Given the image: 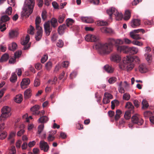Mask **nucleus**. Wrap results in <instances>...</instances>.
I'll return each instance as SVG.
<instances>
[{
	"label": "nucleus",
	"instance_id": "nucleus-9",
	"mask_svg": "<svg viewBox=\"0 0 154 154\" xmlns=\"http://www.w3.org/2000/svg\"><path fill=\"white\" fill-rule=\"evenodd\" d=\"M138 33L137 29L134 30L130 32V36L132 38L135 40H140L141 39L140 35Z\"/></svg>",
	"mask_w": 154,
	"mask_h": 154
},
{
	"label": "nucleus",
	"instance_id": "nucleus-16",
	"mask_svg": "<svg viewBox=\"0 0 154 154\" xmlns=\"http://www.w3.org/2000/svg\"><path fill=\"white\" fill-rule=\"evenodd\" d=\"M30 83V81L28 78L24 79L22 80L21 83V87L22 89L26 88V86L29 85Z\"/></svg>",
	"mask_w": 154,
	"mask_h": 154
},
{
	"label": "nucleus",
	"instance_id": "nucleus-43",
	"mask_svg": "<svg viewBox=\"0 0 154 154\" xmlns=\"http://www.w3.org/2000/svg\"><path fill=\"white\" fill-rule=\"evenodd\" d=\"M7 133L4 131L0 132V139L3 140L5 139L7 135Z\"/></svg>",
	"mask_w": 154,
	"mask_h": 154
},
{
	"label": "nucleus",
	"instance_id": "nucleus-46",
	"mask_svg": "<svg viewBox=\"0 0 154 154\" xmlns=\"http://www.w3.org/2000/svg\"><path fill=\"white\" fill-rule=\"evenodd\" d=\"M142 109H146L149 106V104L145 99H143L142 101Z\"/></svg>",
	"mask_w": 154,
	"mask_h": 154
},
{
	"label": "nucleus",
	"instance_id": "nucleus-56",
	"mask_svg": "<svg viewBox=\"0 0 154 154\" xmlns=\"http://www.w3.org/2000/svg\"><path fill=\"white\" fill-rule=\"evenodd\" d=\"M40 84V81L38 78H36L35 79L34 83V86L35 87H37L39 86Z\"/></svg>",
	"mask_w": 154,
	"mask_h": 154
},
{
	"label": "nucleus",
	"instance_id": "nucleus-57",
	"mask_svg": "<svg viewBox=\"0 0 154 154\" xmlns=\"http://www.w3.org/2000/svg\"><path fill=\"white\" fill-rule=\"evenodd\" d=\"M44 128V125H41L38 126V134H41V133L42 132V131L43 130Z\"/></svg>",
	"mask_w": 154,
	"mask_h": 154
},
{
	"label": "nucleus",
	"instance_id": "nucleus-60",
	"mask_svg": "<svg viewBox=\"0 0 154 154\" xmlns=\"http://www.w3.org/2000/svg\"><path fill=\"white\" fill-rule=\"evenodd\" d=\"M152 114V113L149 111L145 112L144 113V117L146 118H148Z\"/></svg>",
	"mask_w": 154,
	"mask_h": 154
},
{
	"label": "nucleus",
	"instance_id": "nucleus-1",
	"mask_svg": "<svg viewBox=\"0 0 154 154\" xmlns=\"http://www.w3.org/2000/svg\"><path fill=\"white\" fill-rule=\"evenodd\" d=\"M115 40L113 38H108L106 39V42H98L95 45V48L100 55L109 54L112 51Z\"/></svg>",
	"mask_w": 154,
	"mask_h": 154
},
{
	"label": "nucleus",
	"instance_id": "nucleus-44",
	"mask_svg": "<svg viewBox=\"0 0 154 154\" xmlns=\"http://www.w3.org/2000/svg\"><path fill=\"white\" fill-rule=\"evenodd\" d=\"M66 25L68 27H70L74 23V21L72 19L68 18L66 20Z\"/></svg>",
	"mask_w": 154,
	"mask_h": 154
},
{
	"label": "nucleus",
	"instance_id": "nucleus-25",
	"mask_svg": "<svg viewBox=\"0 0 154 154\" xmlns=\"http://www.w3.org/2000/svg\"><path fill=\"white\" fill-rule=\"evenodd\" d=\"M19 128L20 129L17 133V135L18 136H21L25 132L24 128H25V126L23 124H21L19 126Z\"/></svg>",
	"mask_w": 154,
	"mask_h": 154
},
{
	"label": "nucleus",
	"instance_id": "nucleus-5",
	"mask_svg": "<svg viewBox=\"0 0 154 154\" xmlns=\"http://www.w3.org/2000/svg\"><path fill=\"white\" fill-rule=\"evenodd\" d=\"M11 115V109L8 106H4L2 109V114L0 116V121L6 120Z\"/></svg>",
	"mask_w": 154,
	"mask_h": 154
},
{
	"label": "nucleus",
	"instance_id": "nucleus-18",
	"mask_svg": "<svg viewBox=\"0 0 154 154\" xmlns=\"http://www.w3.org/2000/svg\"><path fill=\"white\" fill-rule=\"evenodd\" d=\"M131 26L133 28H136L140 24V20L138 19H134L131 22Z\"/></svg>",
	"mask_w": 154,
	"mask_h": 154
},
{
	"label": "nucleus",
	"instance_id": "nucleus-10",
	"mask_svg": "<svg viewBox=\"0 0 154 154\" xmlns=\"http://www.w3.org/2000/svg\"><path fill=\"white\" fill-rule=\"evenodd\" d=\"M39 147L42 150L45 152H47L49 149V146L48 143L44 140H41L39 143Z\"/></svg>",
	"mask_w": 154,
	"mask_h": 154
},
{
	"label": "nucleus",
	"instance_id": "nucleus-12",
	"mask_svg": "<svg viewBox=\"0 0 154 154\" xmlns=\"http://www.w3.org/2000/svg\"><path fill=\"white\" fill-rule=\"evenodd\" d=\"M110 59L112 61L118 63L121 60V58L120 55L116 53L112 54L110 57Z\"/></svg>",
	"mask_w": 154,
	"mask_h": 154
},
{
	"label": "nucleus",
	"instance_id": "nucleus-22",
	"mask_svg": "<svg viewBox=\"0 0 154 154\" xmlns=\"http://www.w3.org/2000/svg\"><path fill=\"white\" fill-rule=\"evenodd\" d=\"M124 43L123 41L121 39H115L114 45L116 48L118 46H120V45H123Z\"/></svg>",
	"mask_w": 154,
	"mask_h": 154
},
{
	"label": "nucleus",
	"instance_id": "nucleus-34",
	"mask_svg": "<svg viewBox=\"0 0 154 154\" xmlns=\"http://www.w3.org/2000/svg\"><path fill=\"white\" fill-rule=\"evenodd\" d=\"M134 107L132 104L130 102H128L126 103L125 106V108L128 109L130 111L133 110Z\"/></svg>",
	"mask_w": 154,
	"mask_h": 154
},
{
	"label": "nucleus",
	"instance_id": "nucleus-31",
	"mask_svg": "<svg viewBox=\"0 0 154 154\" xmlns=\"http://www.w3.org/2000/svg\"><path fill=\"white\" fill-rule=\"evenodd\" d=\"M16 134V131H12L9 134V137L8 138V140H11V143H14V141L13 138L15 136Z\"/></svg>",
	"mask_w": 154,
	"mask_h": 154
},
{
	"label": "nucleus",
	"instance_id": "nucleus-27",
	"mask_svg": "<svg viewBox=\"0 0 154 154\" xmlns=\"http://www.w3.org/2000/svg\"><path fill=\"white\" fill-rule=\"evenodd\" d=\"M17 44L14 42H13L9 45L8 48L9 50L14 51L17 48Z\"/></svg>",
	"mask_w": 154,
	"mask_h": 154
},
{
	"label": "nucleus",
	"instance_id": "nucleus-47",
	"mask_svg": "<svg viewBox=\"0 0 154 154\" xmlns=\"http://www.w3.org/2000/svg\"><path fill=\"white\" fill-rule=\"evenodd\" d=\"M131 98L130 94L128 93L124 94L123 96V99L125 100H128Z\"/></svg>",
	"mask_w": 154,
	"mask_h": 154
},
{
	"label": "nucleus",
	"instance_id": "nucleus-13",
	"mask_svg": "<svg viewBox=\"0 0 154 154\" xmlns=\"http://www.w3.org/2000/svg\"><path fill=\"white\" fill-rule=\"evenodd\" d=\"M44 26L46 35H49L52 30V28L50 27L49 22L48 21L45 23L44 24Z\"/></svg>",
	"mask_w": 154,
	"mask_h": 154
},
{
	"label": "nucleus",
	"instance_id": "nucleus-21",
	"mask_svg": "<svg viewBox=\"0 0 154 154\" xmlns=\"http://www.w3.org/2000/svg\"><path fill=\"white\" fill-rule=\"evenodd\" d=\"M139 52V49L137 47H128V53L130 52L133 54H137Z\"/></svg>",
	"mask_w": 154,
	"mask_h": 154
},
{
	"label": "nucleus",
	"instance_id": "nucleus-51",
	"mask_svg": "<svg viewBox=\"0 0 154 154\" xmlns=\"http://www.w3.org/2000/svg\"><path fill=\"white\" fill-rule=\"evenodd\" d=\"M52 67V63L50 61L48 62L45 65V67L47 70H50Z\"/></svg>",
	"mask_w": 154,
	"mask_h": 154
},
{
	"label": "nucleus",
	"instance_id": "nucleus-37",
	"mask_svg": "<svg viewBox=\"0 0 154 154\" xmlns=\"http://www.w3.org/2000/svg\"><path fill=\"white\" fill-rule=\"evenodd\" d=\"M122 114V112L119 109H117L116 111V114L115 117L116 121H118L120 117V115Z\"/></svg>",
	"mask_w": 154,
	"mask_h": 154
},
{
	"label": "nucleus",
	"instance_id": "nucleus-54",
	"mask_svg": "<svg viewBox=\"0 0 154 154\" xmlns=\"http://www.w3.org/2000/svg\"><path fill=\"white\" fill-rule=\"evenodd\" d=\"M116 78L115 77H112L109 79L108 82L109 84H113L116 81Z\"/></svg>",
	"mask_w": 154,
	"mask_h": 154
},
{
	"label": "nucleus",
	"instance_id": "nucleus-29",
	"mask_svg": "<svg viewBox=\"0 0 154 154\" xmlns=\"http://www.w3.org/2000/svg\"><path fill=\"white\" fill-rule=\"evenodd\" d=\"M37 29L38 31H37V35L35 37V38L36 40L39 41L42 37V29Z\"/></svg>",
	"mask_w": 154,
	"mask_h": 154
},
{
	"label": "nucleus",
	"instance_id": "nucleus-39",
	"mask_svg": "<svg viewBox=\"0 0 154 154\" xmlns=\"http://www.w3.org/2000/svg\"><path fill=\"white\" fill-rule=\"evenodd\" d=\"M17 78L16 74L15 73H12L10 78V81L11 82L14 83L17 81Z\"/></svg>",
	"mask_w": 154,
	"mask_h": 154
},
{
	"label": "nucleus",
	"instance_id": "nucleus-8",
	"mask_svg": "<svg viewBox=\"0 0 154 154\" xmlns=\"http://www.w3.org/2000/svg\"><path fill=\"white\" fill-rule=\"evenodd\" d=\"M85 39L87 42H95L99 41L100 38L99 36L98 35L88 34L86 35Z\"/></svg>",
	"mask_w": 154,
	"mask_h": 154
},
{
	"label": "nucleus",
	"instance_id": "nucleus-33",
	"mask_svg": "<svg viewBox=\"0 0 154 154\" xmlns=\"http://www.w3.org/2000/svg\"><path fill=\"white\" fill-rule=\"evenodd\" d=\"M104 69L107 72L111 73L113 71V69L108 65H106L104 66Z\"/></svg>",
	"mask_w": 154,
	"mask_h": 154
},
{
	"label": "nucleus",
	"instance_id": "nucleus-41",
	"mask_svg": "<svg viewBox=\"0 0 154 154\" xmlns=\"http://www.w3.org/2000/svg\"><path fill=\"white\" fill-rule=\"evenodd\" d=\"M51 23L54 28L56 27L57 25V19L54 18H52L51 20Z\"/></svg>",
	"mask_w": 154,
	"mask_h": 154
},
{
	"label": "nucleus",
	"instance_id": "nucleus-3",
	"mask_svg": "<svg viewBox=\"0 0 154 154\" xmlns=\"http://www.w3.org/2000/svg\"><path fill=\"white\" fill-rule=\"evenodd\" d=\"M35 5L34 0H26L21 12L22 16L28 17L32 12L33 8Z\"/></svg>",
	"mask_w": 154,
	"mask_h": 154
},
{
	"label": "nucleus",
	"instance_id": "nucleus-32",
	"mask_svg": "<svg viewBox=\"0 0 154 154\" xmlns=\"http://www.w3.org/2000/svg\"><path fill=\"white\" fill-rule=\"evenodd\" d=\"M41 22V19L39 17H37L35 19V23L36 29H42V28L39 26V24Z\"/></svg>",
	"mask_w": 154,
	"mask_h": 154
},
{
	"label": "nucleus",
	"instance_id": "nucleus-4",
	"mask_svg": "<svg viewBox=\"0 0 154 154\" xmlns=\"http://www.w3.org/2000/svg\"><path fill=\"white\" fill-rule=\"evenodd\" d=\"M107 13L109 15V18L112 19V15L115 17L116 20H120L123 18V15L121 12H119L117 9L114 8H111L107 10L106 11Z\"/></svg>",
	"mask_w": 154,
	"mask_h": 154
},
{
	"label": "nucleus",
	"instance_id": "nucleus-50",
	"mask_svg": "<svg viewBox=\"0 0 154 154\" xmlns=\"http://www.w3.org/2000/svg\"><path fill=\"white\" fill-rule=\"evenodd\" d=\"M57 81V78L56 77H54L53 79H51L49 80L48 83L49 84H50L51 85H53L55 84Z\"/></svg>",
	"mask_w": 154,
	"mask_h": 154
},
{
	"label": "nucleus",
	"instance_id": "nucleus-52",
	"mask_svg": "<svg viewBox=\"0 0 154 154\" xmlns=\"http://www.w3.org/2000/svg\"><path fill=\"white\" fill-rule=\"evenodd\" d=\"M12 8L11 7H9L7 8L5 11L6 14L8 15H11L12 12Z\"/></svg>",
	"mask_w": 154,
	"mask_h": 154
},
{
	"label": "nucleus",
	"instance_id": "nucleus-63",
	"mask_svg": "<svg viewBox=\"0 0 154 154\" xmlns=\"http://www.w3.org/2000/svg\"><path fill=\"white\" fill-rule=\"evenodd\" d=\"M42 17L43 20H45L47 17V12L45 11H43L42 14Z\"/></svg>",
	"mask_w": 154,
	"mask_h": 154
},
{
	"label": "nucleus",
	"instance_id": "nucleus-14",
	"mask_svg": "<svg viewBox=\"0 0 154 154\" xmlns=\"http://www.w3.org/2000/svg\"><path fill=\"white\" fill-rule=\"evenodd\" d=\"M30 39L29 36V35H27L25 39L21 42V44L24 46L23 48L24 50L28 49L29 48L30 46L29 45H26V44L28 43Z\"/></svg>",
	"mask_w": 154,
	"mask_h": 154
},
{
	"label": "nucleus",
	"instance_id": "nucleus-20",
	"mask_svg": "<svg viewBox=\"0 0 154 154\" xmlns=\"http://www.w3.org/2000/svg\"><path fill=\"white\" fill-rule=\"evenodd\" d=\"M101 32L105 33H112L114 31L111 28L103 27L100 29Z\"/></svg>",
	"mask_w": 154,
	"mask_h": 154
},
{
	"label": "nucleus",
	"instance_id": "nucleus-53",
	"mask_svg": "<svg viewBox=\"0 0 154 154\" xmlns=\"http://www.w3.org/2000/svg\"><path fill=\"white\" fill-rule=\"evenodd\" d=\"M107 24V22L103 20H100L97 22V24L98 26H102L106 25Z\"/></svg>",
	"mask_w": 154,
	"mask_h": 154
},
{
	"label": "nucleus",
	"instance_id": "nucleus-61",
	"mask_svg": "<svg viewBox=\"0 0 154 154\" xmlns=\"http://www.w3.org/2000/svg\"><path fill=\"white\" fill-rule=\"evenodd\" d=\"M124 42L126 44H130L132 43V42L130 40L127 38H125L123 39Z\"/></svg>",
	"mask_w": 154,
	"mask_h": 154
},
{
	"label": "nucleus",
	"instance_id": "nucleus-7",
	"mask_svg": "<svg viewBox=\"0 0 154 154\" xmlns=\"http://www.w3.org/2000/svg\"><path fill=\"white\" fill-rule=\"evenodd\" d=\"M10 20V18L6 15L2 16L1 17V20H0V29L2 32L4 31L6 29L5 25L3 23V22H5L8 21Z\"/></svg>",
	"mask_w": 154,
	"mask_h": 154
},
{
	"label": "nucleus",
	"instance_id": "nucleus-64",
	"mask_svg": "<svg viewBox=\"0 0 154 154\" xmlns=\"http://www.w3.org/2000/svg\"><path fill=\"white\" fill-rule=\"evenodd\" d=\"M48 59V56L46 55H45L41 59V62L42 63H44Z\"/></svg>",
	"mask_w": 154,
	"mask_h": 154
},
{
	"label": "nucleus",
	"instance_id": "nucleus-38",
	"mask_svg": "<svg viewBox=\"0 0 154 154\" xmlns=\"http://www.w3.org/2000/svg\"><path fill=\"white\" fill-rule=\"evenodd\" d=\"M9 58V56L8 54H5L1 57L0 61L1 62H4L7 61Z\"/></svg>",
	"mask_w": 154,
	"mask_h": 154
},
{
	"label": "nucleus",
	"instance_id": "nucleus-24",
	"mask_svg": "<svg viewBox=\"0 0 154 154\" xmlns=\"http://www.w3.org/2000/svg\"><path fill=\"white\" fill-rule=\"evenodd\" d=\"M32 91L30 88L26 89L24 92V97L25 98L28 99L31 96Z\"/></svg>",
	"mask_w": 154,
	"mask_h": 154
},
{
	"label": "nucleus",
	"instance_id": "nucleus-30",
	"mask_svg": "<svg viewBox=\"0 0 154 154\" xmlns=\"http://www.w3.org/2000/svg\"><path fill=\"white\" fill-rule=\"evenodd\" d=\"M15 101L17 103H20L23 100V97L22 94H20L16 95L14 98Z\"/></svg>",
	"mask_w": 154,
	"mask_h": 154
},
{
	"label": "nucleus",
	"instance_id": "nucleus-26",
	"mask_svg": "<svg viewBox=\"0 0 154 154\" xmlns=\"http://www.w3.org/2000/svg\"><path fill=\"white\" fill-rule=\"evenodd\" d=\"M81 20L83 22L87 23H91L93 22V19L91 17H82Z\"/></svg>",
	"mask_w": 154,
	"mask_h": 154
},
{
	"label": "nucleus",
	"instance_id": "nucleus-48",
	"mask_svg": "<svg viewBox=\"0 0 154 154\" xmlns=\"http://www.w3.org/2000/svg\"><path fill=\"white\" fill-rule=\"evenodd\" d=\"M122 82H121L118 84L119 87L118 88L119 91L120 93L121 94L125 92L124 88L122 87Z\"/></svg>",
	"mask_w": 154,
	"mask_h": 154
},
{
	"label": "nucleus",
	"instance_id": "nucleus-15",
	"mask_svg": "<svg viewBox=\"0 0 154 154\" xmlns=\"http://www.w3.org/2000/svg\"><path fill=\"white\" fill-rule=\"evenodd\" d=\"M139 71L141 73H145L148 71L147 66L144 63H142L139 66Z\"/></svg>",
	"mask_w": 154,
	"mask_h": 154
},
{
	"label": "nucleus",
	"instance_id": "nucleus-42",
	"mask_svg": "<svg viewBox=\"0 0 154 154\" xmlns=\"http://www.w3.org/2000/svg\"><path fill=\"white\" fill-rule=\"evenodd\" d=\"M35 29L32 25H30L29 28L27 29V33L30 35H33L34 34Z\"/></svg>",
	"mask_w": 154,
	"mask_h": 154
},
{
	"label": "nucleus",
	"instance_id": "nucleus-28",
	"mask_svg": "<svg viewBox=\"0 0 154 154\" xmlns=\"http://www.w3.org/2000/svg\"><path fill=\"white\" fill-rule=\"evenodd\" d=\"M49 120L48 117L46 116H44L40 117L38 119L39 123H46Z\"/></svg>",
	"mask_w": 154,
	"mask_h": 154
},
{
	"label": "nucleus",
	"instance_id": "nucleus-19",
	"mask_svg": "<svg viewBox=\"0 0 154 154\" xmlns=\"http://www.w3.org/2000/svg\"><path fill=\"white\" fill-rule=\"evenodd\" d=\"M18 35V33L16 30H11L9 32V36L10 38H14L17 37Z\"/></svg>",
	"mask_w": 154,
	"mask_h": 154
},
{
	"label": "nucleus",
	"instance_id": "nucleus-2",
	"mask_svg": "<svg viewBox=\"0 0 154 154\" xmlns=\"http://www.w3.org/2000/svg\"><path fill=\"white\" fill-rule=\"evenodd\" d=\"M139 63L140 59L137 56H134L133 57L127 56L124 57L122 60V61L119 64V67L122 69H126L128 71H131L134 67V65L133 62Z\"/></svg>",
	"mask_w": 154,
	"mask_h": 154
},
{
	"label": "nucleus",
	"instance_id": "nucleus-55",
	"mask_svg": "<svg viewBox=\"0 0 154 154\" xmlns=\"http://www.w3.org/2000/svg\"><path fill=\"white\" fill-rule=\"evenodd\" d=\"M104 97L109 100L112 99L113 97L112 96L111 94L107 92H105L104 93Z\"/></svg>",
	"mask_w": 154,
	"mask_h": 154
},
{
	"label": "nucleus",
	"instance_id": "nucleus-17",
	"mask_svg": "<svg viewBox=\"0 0 154 154\" xmlns=\"http://www.w3.org/2000/svg\"><path fill=\"white\" fill-rule=\"evenodd\" d=\"M39 109V107L38 105H35L31 108L30 110L33 115H38L40 112V111H38Z\"/></svg>",
	"mask_w": 154,
	"mask_h": 154
},
{
	"label": "nucleus",
	"instance_id": "nucleus-49",
	"mask_svg": "<svg viewBox=\"0 0 154 154\" xmlns=\"http://www.w3.org/2000/svg\"><path fill=\"white\" fill-rule=\"evenodd\" d=\"M132 43L134 45L139 46H142L143 45V42L138 41H132Z\"/></svg>",
	"mask_w": 154,
	"mask_h": 154
},
{
	"label": "nucleus",
	"instance_id": "nucleus-6",
	"mask_svg": "<svg viewBox=\"0 0 154 154\" xmlns=\"http://www.w3.org/2000/svg\"><path fill=\"white\" fill-rule=\"evenodd\" d=\"M131 120L134 124H136L138 125H141L143 123V120L140 116L138 114H136L131 117Z\"/></svg>",
	"mask_w": 154,
	"mask_h": 154
},
{
	"label": "nucleus",
	"instance_id": "nucleus-62",
	"mask_svg": "<svg viewBox=\"0 0 154 154\" xmlns=\"http://www.w3.org/2000/svg\"><path fill=\"white\" fill-rule=\"evenodd\" d=\"M10 153L11 154H16V150L14 146H12L10 150Z\"/></svg>",
	"mask_w": 154,
	"mask_h": 154
},
{
	"label": "nucleus",
	"instance_id": "nucleus-45",
	"mask_svg": "<svg viewBox=\"0 0 154 154\" xmlns=\"http://www.w3.org/2000/svg\"><path fill=\"white\" fill-rule=\"evenodd\" d=\"M65 17V14H62L60 15L58 18L59 23H62L64 21Z\"/></svg>",
	"mask_w": 154,
	"mask_h": 154
},
{
	"label": "nucleus",
	"instance_id": "nucleus-35",
	"mask_svg": "<svg viewBox=\"0 0 154 154\" xmlns=\"http://www.w3.org/2000/svg\"><path fill=\"white\" fill-rule=\"evenodd\" d=\"M131 14L129 10H126L125 12V14L124 19L125 20H128L131 17Z\"/></svg>",
	"mask_w": 154,
	"mask_h": 154
},
{
	"label": "nucleus",
	"instance_id": "nucleus-58",
	"mask_svg": "<svg viewBox=\"0 0 154 154\" xmlns=\"http://www.w3.org/2000/svg\"><path fill=\"white\" fill-rule=\"evenodd\" d=\"M57 45L60 48L62 47L63 45V42L62 40L59 39L57 43Z\"/></svg>",
	"mask_w": 154,
	"mask_h": 154
},
{
	"label": "nucleus",
	"instance_id": "nucleus-23",
	"mask_svg": "<svg viewBox=\"0 0 154 154\" xmlns=\"http://www.w3.org/2000/svg\"><path fill=\"white\" fill-rule=\"evenodd\" d=\"M66 26L65 24H63L59 26L58 29V32L60 35L63 34L65 30L66 29Z\"/></svg>",
	"mask_w": 154,
	"mask_h": 154
},
{
	"label": "nucleus",
	"instance_id": "nucleus-36",
	"mask_svg": "<svg viewBox=\"0 0 154 154\" xmlns=\"http://www.w3.org/2000/svg\"><path fill=\"white\" fill-rule=\"evenodd\" d=\"M145 59L148 63L151 62L152 60V57L151 54L146 53L144 54Z\"/></svg>",
	"mask_w": 154,
	"mask_h": 154
},
{
	"label": "nucleus",
	"instance_id": "nucleus-11",
	"mask_svg": "<svg viewBox=\"0 0 154 154\" xmlns=\"http://www.w3.org/2000/svg\"><path fill=\"white\" fill-rule=\"evenodd\" d=\"M128 46L125 45H121L118 46L116 48V50L119 53L122 52L124 53H128Z\"/></svg>",
	"mask_w": 154,
	"mask_h": 154
},
{
	"label": "nucleus",
	"instance_id": "nucleus-40",
	"mask_svg": "<svg viewBox=\"0 0 154 154\" xmlns=\"http://www.w3.org/2000/svg\"><path fill=\"white\" fill-rule=\"evenodd\" d=\"M131 116V111H130L127 110L125 112L124 117L126 119L128 120L130 119Z\"/></svg>",
	"mask_w": 154,
	"mask_h": 154
},
{
	"label": "nucleus",
	"instance_id": "nucleus-59",
	"mask_svg": "<svg viewBox=\"0 0 154 154\" xmlns=\"http://www.w3.org/2000/svg\"><path fill=\"white\" fill-rule=\"evenodd\" d=\"M22 54L21 51H18L14 53V57L15 58L19 57Z\"/></svg>",
	"mask_w": 154,
	"mask_h": 154
}]
</instances>
